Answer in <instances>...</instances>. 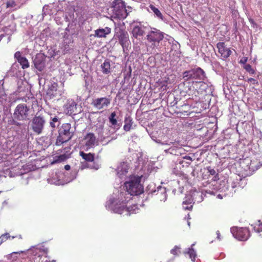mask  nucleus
<instances>
[{
	"instance_id": "56",
	"label": "nucleus",
	"mask_w": 262,
	"mask_h": 262,
	"mask_svg": "<svg viewBox=\"0 0 262 262\" xmlns=\"http://www.w3.org/2000/svg\"><path fill=\"white\" fill-rule=\"evenodd\" d=\"M71 28V25L69 24L68 25V27L66 28L64 32L70 33V30Z\"/></svg>"
},
{
	"instance_id": "46",
	"label": "nucleus",
	"mask_w": 262,
	"mask_h": 262,
	"mask_svg": "<svg viewBox=\"0 0 262 262\" xmlns=\"http://www.w3.org/2000/svg\"><path fill=\"white\" fill-rule=\"evenodd\" d=\"M86 168H90V164L84 162L82 163L80 167V169H81V170H83V169Z\"/></svg>"
},
{
	"instance_id": "51",
	"label": "nucleus",
	"mask_w": 262,
	"mask_h": 262,
	"mask_svg": "<svg viewBox=\"0 0 262 262\" xmlns=\"http://www.w3.org/2000/svg\"><path fill=\"white\" fill-rule=\"evenodd\" d=\"M172 173L176 176H179L180 174V172L177 168H173L172 170Z\"/></svg>"
},
{
	"instance_id": "14",
	"label": "nucleus",
	"mask_w": 262,
	"mask_h": 262,
	"mask_svg": "<svg viewBox=\"0 0 262 262\" xmlns=\"http://www.w3.org/2000/svg\"><path fill=\"white\" fill-rule=\"evenodd\" d=\"M111 99L106 97H101L93 100L91 104L98 110L105 108L110 104Z\"/></svg>"
},
{
	"instance_id": "21",
	"label": "nucleus",
	"mask_w": 262,
	"mask_h": 262,
	"mask_svg": "<svg viewBox=\"0 0 262 262\" xmlns=\"http://www.w3.org/2000/svg\"><path fill=\"white\" fill-rule=\"evenodd\" d=\"M128 168L127 163L124 162L120 163L116 169L117 174L120 178H122L128 172Z\"/></svg>"
},
{
	"instance_id": "33",
	"label": "nucleus",
	"mask_w": 262,
	"mask_h": 262,
	"mask_svg": "<svg viewBox=\"0 0 262 262\" xmlns=\"http://www.w3.org/2000/svg\"><path fill=\"white\" fill-rule=\"evenodd\" d=\"M53 14L52 9L51 6L48 5H45L42 8V15H52Z\"/></svg>"
},
{
	"instance_id": "15",
	"label": "nucleus",
	"mask_w": 262,
	"mask_h": 262,
	"mask_svg": "<svg viewBox=\"0 0 262 262\" xmlns=\"http://www.w3.org/2000/svg\"><path fill=\"white\" fill-rule=\"evenodd\" d=\"M130 193L126 190V191H121L118 195V198L117 199H115L114 197H111L110 199H113L115 200V203L114 204L118 203L117 207H119L122 205H125L126 203L128 202L129 200L130 199Z\"/></svg>"
},
{
	"instance_id": "2",
	"label": "nucleus",
	"mask_w": 262,
	"mask_h": 262,
	"mask_svg": "<svg viewBox=\"0 0 262 262\" xmlns=\"http://www.w3.org/2000/svg\"><path fill=\"white\" fill-rule=\"evenodd\" d=\"M205 78V73L200 68L191 69L186 71L183 73V78L185 81L183 82V85L188 87L187 90L185 88L183 91L187 93L188 90H190L189 85L193 83L194 80H203ZM198 82V81H196Z\"/></svg>"
},
{
	"instance_id": "62",
	"label": "nucleus",
	"mask_w": 262,
	"mask_h": 262,
	"mask_svg": "<svg viewBox=\"0 0 262 262\" xmlns=\"http://www.w3.org/2000/svg\"><path fill=\"white\" fill-rule=\"evenodd\" d=\"M260 108L262 110V102L260 104Z\"/></svg>"
},
{
	"instance_id": "63",
	"label": "nucleus",
	"mask_w": 262,
	"mask_h": 262,
	"mask_svg": "<svg viewBox=\"0 0 262 262\" xmlns=\"http://www.w3.org/2000/svg\"><path fill=\"white\" fill-rule=\"evenodd\" d=\"M176 191V189H173V190H172V192H173L174 194H175Z\"/></svg>"
},
{
	"instance_id": "9",
	"label": "nucleus",
	"mask_w": 262,
	"mask_h": 262,
	"mask_svg": "<svg viewBox=\"0 0 262 262\" xmlns=\"http://www.w3.org/2000/svg\"><path fill=\"white\" fill-rule=\"evenodd\" d=\"M114 37L119 41L123 49L127 48L130 44L127 32L120 28H115Z\"/></svg>"
},
{
	"instance_id": "55",
	"label": "nucleus",
	"mask_w": 262,
	"mask_h": 262,
	"mask_svg": "<svg viewBox=\"0 0 262 262\" xmlns=\"http://www.w3.org/2000/svg\"><path fill=\"white\" fill-rule=\"evenodd\" d=\"M49 29L48 28L47 29H44L42 32V34H46V35H47V34L49 33Z\"/></svg>"
},
{
	"instance_id": "42",
	"label": "nucleus",
	"mask_w": 262,
	"mask_h": 262,
	"mask_svg": "<svg viewBox=\"0 0 262 262\" xmlns=\"http://www.w3.org/2000/svg\"><path fill=\"white\" fill-rule=\"evenodd\" d=\"M207 169H208V172L210 173V174H211L212 176L215 175L214 179V181L216 180L217 179H219L218 174L216 173V171L214 169L211 168L210 167H208Z\"/></svg>"
},
{
	"instance_id": "4",
	"label": "nucleus",
	"mask_w": 262,
	"mask_h": 262,
	"mask_svg": "<svg viewBox=\"0 0 262 262\" xmlns=\"http://www.w3.org/2000/svg\"><path fill=\"white\" fill-rule=\"evenodd\" d=\"M74 131L72 130L70 123H63L58 129V136L57 137L56 145L60 146L70 141L74 136Z\"/></svg>"
},
{
	"instance_id": "43",
	"label": "nucleus",
	"mask_w": 262,
	"mask_h": 262,
	"mask_svg": "<svg viewBox=\"0 0 262 262\" xmlns=\"http://www.w3.org/2000/svg\"><path fill=\"white\" fill-rule=\"evenodd\" d=\"M11 236L9 235V233H6L5 234H2L0 236V245L4 242L6 241L8 238H10Z\"/></svg>"
},
{
	"instance_id": "54",
	"label": "nucleus",
	"mask_w": 262,
	"mask_h": 262,
	"mask_svg": "<svg viewBox=\"0 0 262 262\" xmlns=\"http://www.w3.org/2000/svg\"><path fill=\"white\" fill-rule=\"evenodd\" d=\"M72 174H73V178H72V180L75 179L76 178V176H77V171L76 170H73L72 171Z\"/></svg>"
},
{
	"instance_id": "19",
	"label": "nucleus",
	"mask_w": 262,
	"mask_h": 262,
	"mask_svg": "<svg viewBox=\"0 0 262 262\" xmlns=\"http://www.w3.org/2000/svg\"><path fill=\"white\" fill-rule=\"evenodd\" d=\"M132 31L134 37L137 38L138 37L143 36L145 34V27L141 24L139 23L133 25Z\"/></svg>"
},
{
	"instance_id": "3",
	"label": "nucleus",
	"mask_w": 262,
	"mask_h": 262,
	"mask_svg": "<svg viewBox=\"0 0 262 262\" xmlns=\"http://www.w3.org/2000/svg\"><path fill=\"white\" fill-rule=\"evenodd\" d=\"M114 199H110L108 201L106 202L105 207L107 210H112L114 213L118 214H123L127 216L130 215L131 214L136 213V210L137 209V205H133L127 207L126 205H122L119 207H117L118 203L114 204L115 203Z\"/></svg>"
},
{
	"instance_id": "60",
	"label": "nucleus",
	"mask_w": 262,
	"mask_h": 262,
	"mask_svg": "<svg viewBox=\"0 0 262 262\" xmlns=\"http://www.w3.org/2000/svg\"><path fill=\"white\" fill-rule=\"evenodd\" d=\"M5 36L4 34H1L0 35V41L2 40V38Z\"/></svg>"
},
{
	"instance_id": "50",
	"label": "nucleus",
	"mask_w": 262,
	"mask_h": 262,
	"mask_svg": "<svg viewBox=\"0 0 262 262\" xmlns=\"http://www.w3.org/2000/svg\"><path fill=\"white\" fill-rule=\"evenodd\" d=\"M247 61H248V57H244L240 60L239 63L245 65V64H246V63L247 62Z\"/></svg>"
},
{
	"instance_id": "32",
	"label": "nucleus",
	"mask_w": 262,
	"mask_h": 262,
	"mask_svg": "<svg viewBox=\"0 0 262 262\" xmlns=\"http://www.w3.org/2000/svg\"><path fill=\"white\" fill-rule=\"evenodd\" d=\"M150 8L154 14L159 19L163 20V17L160 10L154 6L150 5Z\"/></svg>"
},
{
	"instance_id": "59",
	"label": "nucleus",
	"mask_w": 262,
	"mask_h": 262,
	"mask_svg": "<svg viewBox=\"0 0 262 262\" xmlns=\"http://www.w3.org/2000/svg\"><path fill=\"white\" fill-rule=\"evenodd\" d=\"M71 168V166L69 165H66L64 166V169L66 170H69Z\"/></svg>"
},
{
	"instance_id": "64",
	"label": "nucleus",
	"mask_w": 262,
	"mask_h": 262,
	"mask_svg": "<svg viewBox=\"0 0 262 262\" xmlns=\"http://www.w3.org/2000/svg\"><path fill=\"white\" fill-rule=\"evenodd\" d=\"M28 262H33V261H32V259H30L29 260V261H28Z\"/></svg>"
},
{
	"instance_id": "12",
	"label": "nucleus",
	"mask_w": 262,
	"mask_h": 262,
	"mask_svg": "<svg viewBox=\"0 0 262 262\" xmlns=\"http://www.w3.org/2000/svg\"><path fill=\"white\" fill-rule=\"evenodd\" d=\"M168 112L171 114L170 123L173 128H179V122L180 121V108L173 106L168 107Z\"/></svg>"
},
{
	"instance_id": "28",
	"label": "nucleus",
	"mask_w": 262,
	"mask_h": 262,
	"mask_svg": "<svg viewBox=\"0 0 262 262\" xmlns=\"http://www.w3.org/2000/svg\"><path fill=\"white\" fill-rule=\"evenodd\" d=\"M96 131L98 134L99 138L101 140H103L110 136V134L107 132V130L105 131L102 127H99Z\"/></svg>"
},
{
	"instance_id": "16",
	"label": "nucleus",
	"mask_w": 262,
	"mask_h": 262,
	"mask_svg": "<svg viewBox=\"0 0 262 262\" xmlns=\"http://www.w3.org/2000/svg\"><path fill=\"white\" fill-rule=\"evenodd\" d=\"M20 253L24 254L29 259H35L42 256V250L39 248L33 246L26 251H21Z\"/></svg>"
},
{
	"instance_id": "39",
	"label": "nucleus",
	"mask_w": 262,
	"mask_h": 262,
	"mask_svg": "<svg viewBox=\"0 0 262 262\" xmlns=\"http://www.w3.org/2000/svg\"><path fill=\"white\" fill-rule=\"evenodd\" d=\"M244 69L251 75H253L255 73V70L252 69L251 66L249 64L244 65Z\"/></svg>"
},
{
	"instance_id": "36",
	"label": "nucleus",
	"mask_w": 262,
	"mask_h": 262,
	"mask_svg": "<svg viewBox=\"0 0 262 262\" xmlns=\"http://www.w3.org/2000/svg\"><path fill=\"white\" fill-rule=\"evenodd\" d=\"M168 150L169 152L172 155L176 156H179L180 155V148L179 147L173 146L170 147Z\"/></svg>"
},
{
	"instance_id": "7",
	"label": "nucleus",
	"mask_w": 262,
	"mask_h": 262,
	"mask_svg": "<svg viewBox=\"0 0 262 262\" xmlns=\"http://www.w3.org/2000/svg\"><path fill=\"white\" fill-rule=\"evenodd\" d=\"M113 13L119 18H125L128 12L125 2L122 0H114L112 4Z\"/></svg>"
},
{
	"instance_id": "37",
	"label": "nucleus",
	"mask_w": 262,
	"mask_h": 262,
	"mask_svg": "<svg viewBox=\"0 0 262 262\" xmlns=\"http://www.w3.org/2000/svg\"><path fill=\"white\" fill-rule=\"evenodd\" d=\"M185 253H187L189 255L190 258L191 259V260L192 261H194L195 260V258L196 257V254H195V252L194 251V250H193V249L192 248H189L188 251L187 252H185Z\"/></svg>"
},
{
	"instance_id": "53",
	"label": "nucleus",
	"mask_w": 262,
	"mask_h": 262,
	"mask_svg": "<svg viewBox=\"0 0 262 262\" xmlns=\"http://www.w3.org/2000/svg\"><path fill=\"white\" fill-rule=\"evenodd\" d=\"M19 253H20L19 252H13L12 253H11L10 254L8 255L7 256V257H8V259H11L12 258V256H13V255L17 254H19Z\"/></svg>"
},
{
	"instance_id": "45",
	"label": "nucleus",
	"mask_w": 262,
	"mask_h": 262,
	"mask_svg": "<svg viewBox=\"0 0 262 262\" xmlns=\"http://www.w3.org/2000/svg\"><path fill=\"white\" fill-rule=\"evenodd\" d=\"M247 81L248 82L252 83V84H258V81L253 78H248Z\"/></svg>"
},
{
	"instance_id": "5",
	"label": "nucleus",
	"mask_w": 262,
	"mask_h": 262,
	"mask_svg": "<svg viewBox=\"0 0 262 262\" xmlns=\"http://www.w3.org/2000/svg\"><path fill=\"white\" fill-rule=\"evenodd\" d=\"M51 52H53V53H51L49 55L39 53L37 54L35 57L33 58V66L32 67L36 70V72L37 71L40 72L44 71L47 63L51 60V58H54L55 55L53 50H52Z\"/></svg>"
},
{
	"instance_id": "26",
	"label": "nucleus",
	"mask_w": 262,
	"mask_h": 262,
	"mask_svg": "<svg viewBox=\"0 0 262 262\" xmlns=\"http://www.w3.org/2000/svg\"><path fill=\"white\" fill-rule=\"evenodd\" d=\"M133 121L132 118L129 116H126L124 120V125L123 129L125 131H129L133 125Z\"/></svg>"
},
{
	"instance_id": "31",
	"label": "nucleus",
	"mask_w": 262,
	"mask_h": 262,
	"mask_svg": "<svg viewBox=\"0 0 262 262\" xmlns=\"http://www.w3.org/2000/svg\"><path fill=\"white\" fill-rule=\"evenodd\" d=\"M18 62L19 63L23 69L28 68L30 66L29 62L25 57L18 59Z\"/></svg>"
},
{
	"instance_id": "34",
	"label": "nucleus",
	"mask_w": 262,
	"mask_h": 262,
	"mask_svg": "<svg viewBox=\"0 0 262 262\" xmlns=\"http://www.w3.org/2000/svg\"><path fill=\"white\" fill-rule=\"evenodd\" d=\"M59 118L57 116H54L52 118L51 121L50 123V126L52 128H55L56 126H58L59 125Z\"/></svg>"
},
{
	"instance_id": "49",
	"label": "nucleus",
	"mask_w": 262,
	"mask_h": 262,
	"mask_svg": "<svg viewBox=\"0 0 262 262\" xmlns=\"http://www.w3.org/2000/svg\"><path fill=\"white\" fill-rule=\"evenodd\" d=\"M63 38L65 40L69 39L70 41L72 39V38H71V35H70V33L68 32H64Z\"/></svg>"
},
{
	"instance_id": "57",
	"label": "nucleus",
	"mask_w": 262,
	"mask_h": 262,
	"mask_svg": "<svg viewBox=\"0 0 262 262\" xmlns=\"http://www.w3.org/2000/svg\"><path fill=\"white\" fill-rule=\"evenodd\" d=\"M216 236H217V238L219 240L221 239V234H220V232L219 231H217L216 232Z\"/></svg>"
},
{
	"instance_id": "1",
	"label": "nucleus",
	"mask_w": 262,
	"mask_h": 262,
	"mask_svg": "<svg viewBox=\"0 0 262 262\" xmlns=\"http://www.w3.org/2000/svg\"><path fill=\"white\" fill-rule=\"evenodd\" d=\"M30 107L25 103L18 104L11 116L7 118V124L20 136L26 138L28 133V125L25 122L29 119Z\"/></svg>"
},
{
	"instance_id": "52",
	"label": "nucleus",
	"mask_w": 262,
	"mask_h": 262,
	"mask_svg": "<svg viewBox=\"0 0 262 262\" xmlns=\"http://www.w3.org/2000/svg\"><path fill=\"white\" fill-rule=\"evenodd\" d=\"M179 249V248L178 247L175 246V247L173 249L171 250V251H170L171 253L174 255H177L176 250H177V249Z\"/></svg>"
},
{
	"instance_id": "27",
	"label": "nucleus",
	"mask_w": 262,
	"mask_h": 262,
	"mask_svg": "<svg viewBox=\"0 0 262 262\" xmlns=\"http://www.w3.org/2000/svg\"><path fill=\"white\" fill-rule=\"evenodd\" d=\"M193 111L190 105L184 104L181 105V115L185 116H187L190 115Z\"/></svg>"
},
{
	"instance_id": "30",
	"label": "nucleus",
	"mask_w": 262,
	"mask_h": 262,
	"mask_svg": "<svg viewBox=\"0 0 262 262\" xmlns=\"http://www.w3.org/2000/svg\"><path fill=\"white\" fill-rule=\"evenodd\" d=\"M19 3L20 2L18 0H9L6 3V7L7 8H14V10H16L19 8L18 6Z\"/></svg>"
},
{
	"instance_id": "48",
	"label": "nucleus",
	"mask_w": 262,
	"mask_h": 262,
	"mask_svg": "<svg viewBox=\"0 0 262 262\" xmlns=\"http://www.w3.org/2000/svg\"><path fill=\"white\" fill-rule=\"evenodd\" d=\"M24 56H23L21 55V53L20 52L17 51L14 54V57L17 59V61H18V59H19L21 58H23Z\"/></svg>"
},
{
	"instance_id": "20",
	"label": "nucleus",
	"mask_w": 262,
	"mask_h": 262,
	"mask_svg": "<svg viewBox=\"0 0 262 262\" xmlns=\"http://www.w3.org/2000/svg\"><path fill=\"white\" fill-rule=\"evenodd\" d=\"M148 192V194H149L150 193L154 194L156 193V195L158 196V198L161 200V201H166L167 199V194L166 193V189L164 187H162L161 186H159L157 188V190H152L150 191H148V190L147 191Z\"/></svg>"
},
{
	"instance_id": "11",
	"label": "nucleus",
	"mask_w": 262,
	"mask_h": 262,
	"mask_svg": "<svg viewBox=\"0 0 262 262\" xmlns=\"http://www.w3.org/2000/svg\"><path fill=\"white\" fill-rule=\"evenodd\" d=\"M231 232L233 236L239 241H246L250 236V231L247 228L232 227Z\"/></svg>"
},
{
	"instance_id": "38",
	"label": "nucleus",
	"mask_w": 262,
	"mask_h": 262,
	"mask_svg": "<svg viewBox=\"0 0 262 262\" xmlns=\"http://www.w3.org/2000/svg\"><path fill=\"white\" fill-rule=\"evenodd\" d=\"M83 79L85 82V87H86L87 89L88 88V86L91 84L92 82V77L89 75H85L83 77Z\"/></svg>"
},
{
	"instance_id": "10",
	"label": "nucleus",
	"mask_w": 262,
	"mask_h": 262,
	"mask_svg": "<svg viewBox=\"0 0 262 262\" xmlns=\"http://www.w3.org/2000/svg\"><path fill=\"white\" fill-rule=\"evenodd\" d=\"M45 123L44 117L41 115L36 114L32 120L31 127L33 131L38 135L40 134L44 128Z\"/></svg>"
},
{
	"instance_id": "25",
	"label": "nucleus",
	"mask_w": 262,
	"mask_h": 262,
	"mask_svg": "<svg viewBox=\"0 0 262 262\" xmlns=\"http://www.w3.org/2000/svg\"><path fill=\"white\" fill-rule=\"evenodd\" d=\"M85 145L89 148L93 146L96 142V137L93 133H88L85 137Z\"/></svg>"
},
{
	"instance_id": "24",
	"label": "nucleus",
	"mask_w": 262,
	"mask_h": 262,
	"mask_svg": "<svg viewBox=\"0 0 262 262\" xmlns=\"http://www.w3.org/2000/svg\"><path fill=\"white\" fill-rule=\"evenodd\" d=\"M116 114L115 112H112L110 116L108 117L109 122L111 124L112 126L114 128V129L118 130L120 128L121 125L119 123H118L116 118Z\"/></svg>"
},
{
	"instance_id": "40",
	"label": "nucleus",
	"mask_w": 262,
	"mask_h": 262,
	"mask_svg": "<svg viewBox=\"0 0 262 262\" xmlns=\"http://www.w3.org/2000/svg\"><path fill=\"white\" fill-rule=\"evenodd\" d=\"M70 35H71V38H73V37L77 36L78 34V32L77 30H76L75 28L74 27L73 25H71V28L70 30Z\"/></svg>"
},
{
	"instance_id": "22",
	"label": "nucleus",
	"mask_w": 262,
	"mask_h": 262,
	"mask_svg": "<svg viewBox=\"0 0 262 262\" xmlns=\"http://www.w3.org/2000/svg\"><path fill=\"white\" fill-rule=\"evenodd\" d=\"M111 63L113 64V62L110 59H106L101 64L100 67L103 74H108L112 72Z\"/></svg>"
},
{
	"instance_id": "47",
	"label": "nucleus",
	"mask_w": 262,
	"mask_h": 262,
	"mask_svg": "<svg viewBox=\"0 0 262 262\" xmlns=\"http://www.w3.org/2000/svg\"><path fill=\"white\" fill-rule=\"evenodd\" d=\"M178 98H174V100L171 102L170 106H173L177 108H180L178 105Z\"/></svg>"
},
{
	"instance_id": "13",
	"label": "nucleus",
	"mask_w": 262,
	"mask_h": 262,
	"mask_svg": "<svg viewBox=\"0 0 262 262\" xmlns=\"http://www.w3.org/2000/svg\"><path fill=\"white\" fill-rule=\"evenodd\" d=\"M64 111L69 115H75L80 111L77 110V104L72 99L67 100L64 105Z\"/></svg>"
},
{
	"instance_id": "8",
	"label": "nucleus",
	"mask_w": 262,
	"mask_h": 262,
	"mask_svg": "<svg viewBox=\"0 0 262 262\" xmlns=\"http://www.w3.org/2000/svg\"><path fill=\"white\" fill-rule=\"evenodd\" d=\"M147 40L151 43L153 48L158 47L159 42L164 38V33L156 28H153L146 36Z\"/></svg>"
},
{
	"instance_id": "35",
	"label": "nucleus",
	"mask_w": 262,
	"mask_h": 262,
	"mask_svg": "<svg viewBox=\"0 0 262 262\" xmlns=\"http://www.w3.org/2000/svg\"><path fill=\"white\" fill-rule=\"evenodd\" d=\"M68 158V157L66 154L60 155L59 156L55 157V159L53 163H58L64 161Z\"/></svg>"
},
{
	"instance_id": "58",
	"label": "nucleus",
	"mask_w": 262,
	"mask_h": 262,
	"mask_svg": "<svg viewBox=\"0 0 262 262\" xmlns=\"http://www.w3.org/2000/svg\"><path fill=\"white\" fill-rule=\"evenodd\" d=\"M258 7L261 10L262 9V2L259 1L257 3Z\"/></svg>"
},
{
	"instance_id": "17",
	"label": "nucleus",
	"mask_w": 262,
	"mask_h": 262,
	"mask_svg": "<svg viewBox=\"0 0 262 262\" xmlns=\"http://www.w3.org/2000/svg\"><path fill=\"white\" fill-rule=\"evenodd\" d=\"M58 84L56 82L52 83L49 88L47 92L46 98L48 99H53L57 96H60L61 92L58 90Z\"/></svg>"
},
{
	"instance_id": "18",
	"label": "nucleus",
	"mask_w": 262,
	"mask_h": 262,
	"mask_svg": "<svg viewBox=\"0 0 262 262\" xmlns=\"http://www.w3.org/2000/svg\"><path fill=\"white\" fill-rule=\"evenodd\" d=\"M218 51L221 54V56L226 59L230 56L232 52L229 48L226 47L225 44L223 42H219L216 45Z\"/></svg>"
},
{
	"instance_id": "61",
	"label": "nucleus",
	"mask_w": 262,
	"mask_h": 262,
	"mask_svg": "<svg viewBox=\"0 0 262 262\" xmlns=\"http://www.w3.org/2000/svg\"><path fill=\"white\" fill-rule=\"evenodd\" d=\"M239 180H240L241 181H245V179H241V178H240Z\"/></svg>"
},
{
	"instance_id": "23",
	"label": "nucleus",
	"mask_w": 262,
	"mask_h": 262,
	"mask_svg": "<svg viewBox=\"0 0 262 262\" xmlns=\"http://www.w3.org/2000/svg\"><path fill=\"white\" fill-rule=\"evenodd\" d=\"M111 29L106 27L104 28H99L95 30V36L99 38L105 37L107 35L111 33Z\"/></svg>"
},
{
	"instance_id": "41",
	"label": "nucleus",
	"mask_w": 262,
	"mask_h": 262,
	"mask_svg": "<svg viewBox=\"0 0 262 262\" xmlns=\"http://www.w3.org/2000/svg\"><path fill=\"white\" fill-rule=\"evenodd\" d=\"M183 204L184 205H186V206H183V208L186 210H190L192 208V205H191V201L189 200V202L187 201H183Z\"/></svg>"
},
{
	"instance_id": "29",
	"label": "nucleus",
	"mask_w": 262,
	"mask_h": 262,
	"mask_svg": "<svg viewBox=\"0 0 262 262\" xmlns=\"http://www.w3.org/2000/svg\"><path fill=\"white\" fill-rule=\"evenodd\" d=\"M80 155L87 162H93L94 160L95 154L92 153L86 154L83 151L80 152Z\"/></svg>"
},
{
	"instance_id": "44",
	"label": "nucleus",
	"mask_w": 262,
	"mask_h": 262,
	"mask_svg": "<svg viewBox=\"0 0 262 262\" xmlns=\"http://www.w3.org/2000/svg\"><path fill=\"white\" fill-rule=\"evenodd\" d=\"M93 162L92 163H90V169L98 170L100 167V164L98 162Z\"/></svg>"
},
{
	"instance_id": "6",
	"label": "nucleus",
	"mask_w": 262,
	"mask_h": 262,
	"mask_svg": "<svg viewBox=\"0 0 262 262\" xmlns=\"http://www.w3.org/2000/svg\"><path fill=\"white\" fill-rule=\"evenodd\" d=\"M126 190L130 193V195H138L143 192V187L140 183L139 178L130 180L125 183Z\"/></svg>"
}]
</instances>
